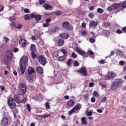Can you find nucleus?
Returning a JSON list of instances; mask_svg holds the SVG:
<instances>
[{"instance_id":"f257e3e1","label":"nucleus","mask_w":126,"mask_h":126,"mask_svg":"<svg viewBox=\"0 0 126 126\" xmlns=\"http://www.w3.org/2000/svg\"><path fill=\"white\" fill-rule=\"evenodd\" d=\"M28 63V57L24 56L21 58L20 61V69L21 70L22 75L24 74L25 70H26V64Z\"/></svg>"},{"instance_id":"f03ea898","label":"nucleus","mask_w":126,"mask_h":126,"mask_svg":"<svg viewBox=\"0 0 126 126\" xmlns=\"http://www.w3.org/2000/svg\"><path fill=\"white\" fill-rule=\"evenodd\" d=\"M123 83H124V81L122 79H115L111 87L112 90H116L119 87V85H122Z\"/></svg>"},{"instance_id":"7ed1b4c3","label":"nucleus","mask_w":126,"mask_h":126,"mask_svg":"<svg viewBox=\"0 0 126 126\" xmlns=\"http://www.w3.org/2000/svg\"><path fill=\"white\" fill-rule=\"evenodd\" d=\"M81 108H82V105H81L80 103L77 104L71 110L69 111L68 113V116H71L74 112L76 111H79Z\"/></svg>"},{"instance_id":"20e7f679","label":"nucleus","mask_w":126,"mask_h":126,"mask_svg":"<svg viewBox=\"0 0 126 126\" xmlns=\"http://www.w3.org/2000/svg\"><path fill=\"white\" fill-rule=\"evenodd\" d=\"M19 87L20 91H21V94H20L24 95V94H25L27 90V87L26 86V85H25L23 83H22L20 84Z\"/></svg>"},{"instance_id":"39448f33","label":"nucleus","mask_w":126,"mask_h":126,"mask_svg":"<svg viewBox=\"0 0 126 126\" xmlns=\"http://www.w3.org/2000/svg\"><path fill=\"white\" fill-rule=\"evenodd\" d=\"M62 25L63 29H67V30H72L73 29L72 26H70V24L67 21L63 22Z\"/></svg>"},{"instance_id":"423d86ee","label":"nucleus","mask_w":126,"mask_h":126,"mask_svg":"<svg viewBox=\"0 0 126 126\" xmlns=\"http://www.w3.org/2000/svg\"><path fill=\"white\" fill-rule=\"evenodd\" d=\"M106 76V80H111V79L115 78L117 76V74L114 71L108 72V74Z\"/></svg>"},{"instance_id":"0eeeda50","label":"nucleus","mask_w":126,"mask_h":126,"mask_svg":"<svg viewBox=\"0 0 126 126\" xmlns=\"http://www.w3.org/2000/svg\"><path fill=\"white\" fill-rule=\"evenodd\" d=\"M37 59L42 65H45L47 63V60H46V58L43 55H40L39 57H37Z\"/></svg>"},{"instance_id":"6e6552de","label":"nucleus","mask_w":126,"mask_h":126,"mask_svg":"<svg viewBox=\"0 0 126 126\" xmlns=\"http://www.w3.org/2000/svg\"><path fill=\"white\" fill-rule=\"evenodd\" d=\"M8 104L10 108V109H14L16 107V103L13 98H9L8 100Z\"/></svg>"},{"instance_id":"1a4fd4ad","label":"nucleus","mask_w":126,"mask_h":126,"mask_svg":"<svg viewBox=\"0 0 126 126\" xmlns=\"http://www.w3.org/2000/svg\"><path fill=\"white\" fill-rule=\"evenodd\" d=\"M77 72L80 73H82L84 76H87V70H86V67L84 66H83L81 68H80Z\"/></svg>"},{"instance_id":"9d476101","label":"nucleus","mask_w":126,"mask_h":126,"mask_svg":"<svg viewBox=\"0 0 126 126\" xmlns=\"http://www.w3.org/2000/svg\"><path fill=\"white\" fill-rule=\"evenodd\" d=\"M34 17V14H26L24 16L25 20H31Z\"/></svg>"},{"instance_id":"9b49d317","label":"nucleus","mask_w":126,"mask_h":126,"mask_svg":"<svg viewBox=\"0 0 126 126\" xmlns=\"http://www.w3.org/2000/svg\"><path fill=\"white\" fill-rule=\"evenodd\" d=\"M26 40L21 38L19 41V44L21 46H22L23 48L25 47L27 44H26Z\"/></svg>"},{"instance_id":"f8f14e48","label":"nucleus","mask_w":126,"mask_h":126,"mask_svg":"<svg viewBox=\"0 0 126 126\" xmlns=\"http://www.w3.org/2000/svg\"><path fill=\"white\" fill-rule=\"evenodd\" d=\"M68 37H69L68 33H63L60 34V37L65 40L68 39Z\"/></svg>"},{"instance_id":"ddd939ff","label":"nucleus","mask_w":126,"mask_h":126,"mask_svg":"<svg viewBox=\"0 0 126 126\" xmlns=\"http://www.w3.org/2000/svg\"><path fill=\"white\" fill-rule=\"evenodd\" d=\"M98 22L91 21L89 23V27H97Z\"/></svg>"},{"instance_id":"4468645a","label":"nucleus","mask_w":126,"mask_h":126,"mask_svg":"<svg viewBox=\"0 0 126 126\" xmlns=\"http://www.w3.org/2000/svg\"><path fill=\"white\" fill-rule=\"evenodd\" d=\"M76 52L79 54V55H81V56H82L83 55H85V51L84 50H81V49H80L78 47H77L76 48Z\"/></svg>"},{"instance_id":"2eb2a0df","label":"nucleus","mask_w":126,"mask_h":126,"mask_svg":"<svg viewBox=\"0 0 126 126\" xmlns=\"http://www.w3.org/2000/svg\"><path fill=\"white\" fill-rule=\"evenodd\" d=\"M43 7L46 9V10H52L53 9V7L49 4L45 3L43 5Z\"/></svg>"},{"instance_id":"dca6fc26","label":"nucleus","mask_w":126,"mask_h":126,"mask_svg":"<svg viewBox=\"0 0 126 126\" xmlns=\"http://www.w3.org/2000/svg\"><path fill=\"white\" fill-rule=\"evenodd\" d=\"M67 104L69 107H73L74 104H75V101L73 99H70L67 102Z\"/></svg>"},{"instance_id":"f3484780","label":"nucleus","mask_w":126,"mask_h":126,"mask_svg":"<svg viewBox=\"0 0 126 126\" xmlns=\"http://www.w3.org/2000/svg\"><path fill=\"white\" fill-rule=\"evenodd\" d=\"M2 126H6L8 124V119L6 117H4L1 120Z\"/></svg>"},{"instance_id":"a211bd4d","label":"nucleus","mask_w":126,"mask_h":126,"mask_svg":"<svg viewBox=\"0 0 126 126\" xmlns=\"http://www.w3.org/2000/svg\"><path fill=\"white\" fill-rule=\"evenodd\" d=\"M34 72H35V69H34V68L30 66L28 68V74L30 75V74H32V73H34Z\"/></svg>"},{"instance_id":"6ab92c4d","label":"nucleus","mask_w":126,"mask_h":126,"mask_svg":"<svg viewBox=\"0 0 126 126\" xmlns=\"http://www.w3.org/2000/svg\"><path fill=\"white\" fill-rule=\"evenodd\" d=\"M6 58L12 59V52L10 50H8L6 52Z\"/></svg>"},{"instance_id":"aec40b11","label":"nucleus","mask_w":126,"mask_h":126,"mask_svg":"<svg viewBox=\"0 0 126 126\" xmlns=\"http://www.w3.org/2000/svg\"><path fill=\"white\" fill-rule=\"evenodd\" d=\"M111 6L112 7V8H113V9H118V8H119L121 6V4L118 3H114L111 5Z\"/></svg>"},{"instance_id":"412c9836","label":"nucleus","mask_w":126,"mask_h":126,"mask_svg":"<svg viewBox=\"0 0 126 126\" xmlns=\"http://www.w3.org/2000/svg\"><path fill=\"white\" fill-rule=\"evenodd\" d=\"M12 60V59L11 58H8L6 57V59L4 60V62L5 64H10V63H11Z\"/></svg>"},{"instance_id":"4be33fe9","label":"nucleus","mask_w":126,"mask_h":126,"mask_svg":"<svg viewBox=\"0 0 126 126\" xmlns=\"http://www.w3.org/2000/svg\"><path fill=\"white\" fill-rule=\"evenodd\" d=\"M64 44V40L62 39H59L58 41V45L59 47H62L63 46V44Z\"/></svg>"},{"instance_id":"5701e85b","label":"nucleus","mask_w":126,"mask_h":126,"mask_svg":"<svg viewBox=\"0 0 126 126\" xmlns=\"http://www.w3.org/2000/svg\"><path fill=\"white\" fill-rule=\"evenodd\" d=\"M33 18H35L36 21H40L42 19V16L41 15H35L34 14Z\"/></svg>"},{"instance_id":"b1692460","label":"nucleus","mask_w":126,"mask_h":126,"mask_svg":"<svg viewBox=\"0 0 126 126\" xmlns=\"http://www.w3.org/2000/svg\"><path fill=\"white\" fill-rule=\"evenodd\" d=\"M30 51L31 52H36V45L35 44L31 45Z\"/></svg>"},{"instance_id":"393cba45","label":"nucleus","mask_w":126,"mask_h":126,"mask_svg":"<svg viewBox=\"0 0 126 126\" xmlns=\"http://www.w3.org/2000/svg\"><path fill=\"white\" fill-rule=\"evenodd\" d=\"M14 99L16 101V103H21V100H19L18 98V94H15Z\"/></svg>"},{"instance_id":"a878e982","label":"nucleus","mask_w":126,"mask_h":126,"mask_svg":"<svg viewBox=\"0 0 126 126\" xmlns=\"http://www.w3.org/2000/svg\"><path fill=\"white\" fill-rule=\"evenodd\" d=\"M60 30V28L59 27H55L53 28L51 31L52 33H55V32H58Z\"/></svg>"},{"instance_id":"bb28decb","label":"nucleus","mask_w":126,"mask_h":126,"mask_svg":"<svg viewBox=\"0 0 126 126\" xmlns=\"http://www.w3.org/2000/svg\"><path fill=\"white\" fill-rule=\"evenodd\" d=\"M36 71L38 73H43V68L42 67H37Z\"/></svg>"},{"instance_id":"cd10ccee","label":"nucleus","mask_w":126,"mask_h":126,"mask_svg":"<svg viewBox=\"0 0 126 126\" xmlns=\"http://www.w3.org/2000/svg\"><path fill=\"white\" fill-rule=\"evenodd\" d=\"M81 123L82 125H86L87 124V122L86 121V118L85 117H83L81 119Z\"/></svg>"},{"instance_id":"c85d7f7f","label":"nucleus","mask_w":126,"mask_h":126,"mask_svg":"<svg viewBox=\"0 0 126 126\" xmlns=\"http://www.w3.org/2000/svg\"><path fill=\"white\" fill-rule=\"evenodd\" d=\"M93 95L94 97H97V98H99L100 97V94L98 93V92L94 91L93 92Z\"/></svg>"},{"instance_id":"c756f323","label":"nucleus","mask_w":126,"mask_h":126,"mask_svg":"<svg viewBox=\"0 0 126 126\" xmlns=\"http://www.w3.org/2000/svg\"><path fill=\"white\" fill-rule=\"evenodd\" d=\"M36 53V52H31L32 58L33 60L36 59V58H37V55H36V53Z\"/></svg>"},{"instance_id":"7c9ffc66","label":"nucleus","mask_w":126,"mask_h":126,"mask_svg":"<svg viewBox=\"0 0 126 126\" xmlns=\"http://www.w3.org/2000/svg\"><path fill=\"white\" fill-rule=\"evenodd\" d=\"M87 34V32L85 31H83L82 32H79V34L80 35H83V36H84V35H86Z\"/></svg>"},{"instance_id":"2f4dec72","label":"nucleus","mask_w":126,"mask_h":126,"mask_svg":"<svg viewBox=\"0 0 126 126\" xmlns=\"http://www.w3.org/2000/svg\"><path fill=\"white\" fill-rule=\"evenodd\" d=\"M61 52L62 53H63V54L64 56H65V57L67 56V52H66V50H65V49H62Z\"/></svg>"},{"instance_id":"473e14b6","label":"nucleus","mask_w":126,"mask_h":126,"mask_svg":"<svg viewBox=\"0 0 126 126\" xmlns=\"http://www.w3.org/2000/svg\"><path fill=\"white\" fill-rule=\"evenodd\" d=\"M62 13H63V12L62 11H57L55 12V14L57 16H60V15H62Z\"/></svg>"},{"instance_id":"72a5a7b5","label":"nucleus","mask_w":126,"mask_h":126,"mask_svg":"<svg viewBox=\"0 0 126 126\" xmlns=\"http://www.w3.org/2000/svg\"><path fill=\"white\" fill-rule=\"evenodd\" d=\"M97 12H98V13H103V12H104V10L101 8H98L97 9Z\"/></svg>"},{"instance_id":"f704fd0d","label":"nucleus","mask_w":126,"mask_h":126,"mask_svg":"<svg viewBox=\"0 0 126 126\" xmlns=\"http://www.w3.org/2000/svg\"><path fill=\"white\" fill-rule=\"evenodd\" d=\"M59 61H60L61 62L63 61H64V60H65V57H64V56H60L59 58H58Z\"/></svg>"},{"instance_id":"c9c22d12","label":"nucleus","mask_w":126,"mask_h":126,"mask_svg":"<svg viewBox=\"0 0 126 126\" xmlns=\"http://www.w3.org/2000/svg\"><path fill=\"white\" fill-rule=\"evenodd\" d=\"M88 16H89V17H90V18H91V19H93V18L94 17V13H90L88 14Z\"/></svg>"},{"instance_id":"e433bc0d","label":"nucleus","mask_w":126,"mask_h":126,"mask_svg":"<svg viewBox=\"0 0 126 126\" xmlns=\"http://www.w3.org/2000/svg\"><path fill=\"white\" fill-rule=\"evenodd\" d=\"M71 61H72L71 58H69L67 60V65H69V66L71 65Z\"/></svg>"},{"instance_id":"4c0bfd02","label":"nucleus","mask_w":126,"mask_h":126,"mask_svg":"<svg viewBox=\"0 0 126 126\" xmlns=\"http://www.w3.org/2000/svg\"><path fill=\"white\" fill-rule=\"evenodd\" d=\"M73 64L75 66H79V63L77 61H75L73 63Z\"/></svg>"},{"instance_id":"58836bf2","label":"nucleus","mask_w":126,"mask_h":126,"mask_svg":"<svg viewBox=\"0 0 126 126\" xmlns=\"http://www.w3.org/2000/svg\"><path fill=\"white\" fill-rule=\"evenodd\" d=\"M53 57L54 58H58L59 57V52L56 51L53 54Z\"/></svg>"},{"instance_id":"ea45409f","label":"nucleus","mask_w":126,"mask_h":126,"mask_svg":"<svg viewBox=\"0 0 126 126\" xmlns=\"http://www.w3.org/2000/svg\"><path fill=\"white\" fill-rule=\"evenodd\" d=\"M3 39L6 43H7L9 41V38L6 36H4Z\"/></svg>"},{"instance_id":"a19ab883","label":"nucleus","mask_w":126,"mask_h":126,"mask_svg":"<svg viewBox=\"0 0 126 126\" xmlns=\"http://www.w3.org/2000/svg\"><path fill=\"white\" fill-rule=\"evenodd\" d=\"M16 28H17V29H21L22 28V24H19L17 25V26H16Z\"/></svg>"},{"instance_id":"79ce46f5","label":"nucleus","mask_w":126,"mask_h":126,"mask_svg":"<svg viewBox=\"0 0 126 126\" xmlns=\"http://www.w3.org/2000/svg\"><path fill=\"white\" fill-rule=\"evenodd\" d=\"M46 2V1L45 0H39V3L42 5L44 4Z\"/></svg>"},{"instance_id":"37998d69","label":"nucleus","mask_w":126,"mask_h":126,"mask_svg":"<svg viewBox=\"0 0 126 126\" xmlns=\"http://www.w3.org/2000/svg\"><path fill=\"white\" fill-rule=\"evenodd\" d=\"M113 7H112L111 6H109L107 8V11H109V12H111L112 11V10H113Z\"/></svg>"},{"instance_id":"c03bdc74","label":"nucleus","mask_w":126,"mask_h":126,"mask_svg":"<svg viewBox=\"0 0 126 126\" xmlns=\"http://www.w3.org/2000/svg\"><path fill=\"white\" fill-rule=\"evenodd\" d=\"M87 116H88V117H90L91 116H92V112L91 111H90V112H88V110H87Z\"/></svg>"},{"instance_id":"a18cd8bd","label":"nucleus","mask_w":126,"mask_h":126,"mask_svg":"<svg viewBox=\"0 0 126 126\" xmlns=\"http://www.w3.org/2000/svg\"><path fill=\"white\" fill-rule=\"evenodd\" d=\"M71 57H72V58H73L74 59H76V58H77V55H76V54H75V53H74L73 52V53H72Z\"/></svg>"},{"instance_id":"49530a36","label":"nucleus","mask_w":126,"mask_h":126,"mask_svg":"<svg viewBox=\"0 0 126 126\" xmlns=\"http://www.w3.org/2000/svg\"><path fill=\"white\" fill-rule=\"evenodd\" d=\"M27 108L28 111H31V106H30V104H27Z\"/></svg>"},{"instance_id":"de8ad7c7","label":"nucleus","mask_w":126,"mask_h":126,"mask_svg":"<svg viewBox=\"0 0 126 126\" xmlns=\"http://www.w3.org/2000/svg\"><path fill=\"white\" fill-rule=\"evenodd\" d=\"M19 51V49L17 47L14 48L13 52L14 53H17V52Z\"/></svg>"},{"instance_id":"09e8293b","label":"nucleus","mask_w":126,"mask_h":126,"mask_svg":"<svg viewBox=\"0 0 126 126\" xmlns=\"http://www.w3.org/2000/svg\"><path fill=\"white\" fill-rule=\"evenodd\" d=\"M24 12H25V13H30V10L28 8H25L24 10Z\"/></svg>"},{"instance_id":"8fccbe9b","label":"nucleus","mask_w":126,"mask_h":126,"mask_svg":"<svg viewBox=\"0 0 126 126\" xmlns=\"http://www.w3.org/2000/svg\"><path fill=\"white\" fill-rule=\"evenodd\" d=\"M103 25L105 27H108V26H110L111 24L108 22H106L104 23Z\"/></svg>"},{"instance_id":"3c124183","label":"nucleus","mask_w":126,"mask_h":126,"mask_svg":"<svg viewBox=\"0 0 126 126\" xmlns=\"http://www.w3.org/2000/svg\"><path fill=\"white\" fill-rule=\"evenodd\" d=\"M122 7H123V8H125V7H126V0L124 1L122 3Z\"/></svg>"},{"instance_id":"603ef678","label":"nucleus","mask_w":126,"mask_h":126,"mask_svg":"<svg viewBox=\"0 0 126 126\" xmlns=\"http://www.w3.org/2000/svg\"><path fill=\"white\" fill-rule=\"evenodd\" d=\"M45 107L47 109H50V104H49V102H46L45 103Z\"/></svg>"},{"instance_id":"864d4df0","label":"nucleus","mask_w":126,"mask_h":126,"mask_svg":"<svg viewBox=\"0 0 126 126\" xmlns=\"http://www.w3.org/2000/svg\"><path fill=\"white\" fill-rule=\"evenodd\" d=\"M43 26L45 28L46 27H49V26H50V24L48 23H45V24H43Z\"/></svg>"},{"instance_id":"5fc2aeb1","label":"nucleus","mask_w":126,"mask_h":126,"mask_svg":"<svg viewBox=\"0 0 126 126\" xmlns=\"http://www.w3.org/2000/svg\"><path fill=\"white\" fill-rule=\"evenodd\" d=\"M107 101V97L104 96L103 98L102 99L101 102L102 103H105Z\"/></svg>"},{"instance_id":"6e6d98bb","label":"nucleus","mask_w":126,"mask_h":126,"mask_svg":"<svg viewBox=\"0 0 126 126\" xmlns=\"http://www.w3.org/2000/svg\"><path fill=\"white\" fill-rule=\"evenodd\" d=\"M89 41L90 43H95V39L94 38H90Z\"/></svg>"},{"instance_id":"4d7b16f0","label":"nucleus","mask_w":126,"mask_h":126,"mask_svg":"<svg viewBox=\"0 0 126 126\" xmlns=\"http://www.w3.org/2000/svg\"><path fill=\"white\" fill-rule=\"evenodd\" d=\"M95 101H96V99L94 97H92L91 99V101L92 103H94Z\"/></svg>"},{"instance_id":"13d9d810","label":"nucleus","mask_w":126,"mask_h":126,"mask_svg":"<svg viewBox=\"0 0 126 126\" xmlns=\"http://www.w3.org/2000/svg\"><path fill=\"white\" fill-rule=\"evenodd\" d=\"M88 53L91 56H93V55H94V52L91 50H89Z\"/></svg>"},{"instance_id":"bf43d9fd","label":"nucleus","mask_w":126,"mask_h":126,"mask_svg":"<svg viewBox=\"0 0 126 126\" xmlns=\"http://www.w3.org/2000/svg\"><path fill=\"white\" fill-rule=\"evenodd\" d=\"M116 33H117V34H122V33H123V32L121 30H117L116 31Z\"/></svg>"},{"instance_id":"052dcab7","label":"nucleus","mask_w":126,"mask_h":126,"mask_svg":"<svg viewBox=\"0 0 126 126\" xmlns=\"http://www.w3.org/2000/svg\"><path fill=\"white\" fill-rule=\"evenodd\" d=\"M119 64H120V65H124V64H125V62L123 61H120Z\"/></svg>"},{"instance_id":"680f3d73","label":"nucleus","mask_w":126,"mask_h":126,"mask_svg":"<svg viewBox=\"0 0 126 126\" xmlns=\"http://www.w3.org/2000/svg\"><path fill=\"white\" fill-rule=\"evenodd\" d=\"M105 35L106 37H108V36H109V35H110V31H105Z\"/></svg>"},{"instance_id":"e2e57ef3","label":"nucleus","mask_w":126,"mask_h":126,"mask_svg":"<svg viewBox=\"0 0 126 126\" xmlns=\"http://www.w3.org/2000/svg\"><path fill=\"white\" fill-rule=\"evenodd\" d=\"M122 32L123 33H126V27H124L122 29Z\"/></svg>"},{"instance_id":"0e129e2a","label":"nucleus","mask_w":126,"mask_h":126,"mask_svg":"<svg viewBox=\"0 0 126 126\" xmlns=\"http://www.w3.org/2000/svg\"><path fill=\"white\" fill-rule=\"evenodd\" d=\"M84 98H86V99H89V94H85L84 95Z\"/></svg>"},{"instance_id":"69168bd1","label":"nucleus","mask_w":126,"mask_h":126,"mask_svg":"<svg viewBox=\"0 0 126 126\" xmlns=\"http://www.w3.org/2000/svg\"><path fill=\"white\" fill-rule=\"evenodd\" d=\"M4 8V6L3 5H0V12L2 11Z\"/></svg>"},{"instance_id":"338daca9","label":"nucleus","mask_w":126,"mask_h":126,"mask_svg":"<svg viewBox=\"0 0 126 126\" xmlns=\"http://www.w3.org/2000/svg\"><path fill=\"white\" fill-rule=\"evenodd\" d=\"M26 101H27V99L26 98H24V99L22 100H21V103H26Z\"/></svg>"},{"instance_id":"774afa93","label":"nucleus","mask_w":126,"mask_h":126,"mask_svg":"<svg viewBox=\"0 0 126 126\" xmlns=\"http://www.w3.org/2000/svg\"><path fill=\"white\" fill-rule=\"evenodd\" d=\"M96 111L97 112V113H103V110L101 109H97L96 110Z\"/></svg>"}]
</instances>
